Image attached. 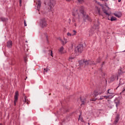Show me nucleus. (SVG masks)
I'll return each mask as SVG.
<instances>
[{
	"label": "nucleus",
	"mask_w": 125,
	"mask_h": 125,
	"mask_svg": "<svg viewBox=\"0 0 125 125\" xmlns=\"http://www.w3.org/2000/svg\"><path fill=\"white\" fill-rule=\"evenodd\" d=\"M114 102L116 104V107L118 108V106L120 105V100H119V99L118 98H116L114 99Z\"/></svg>",
	"instance_id": "10"
},
{
	"label": "nucleus",
	"mask_w": 125,
	"mask_h": 125,
	"mask_svg": "<svg viewBox=\"0 0 125 125\" xmlns=\"http://www.w3.org/2000/svg\"><path fill=\"white\" fill-rule=\"evenodd\" d=\"M104 98H105V99H108V98L112 99V97H113V96L110 97L109 96H104Z\"/></svg>",
	"instance_id": "20"
},
{
	"label": "nucleus",
	"mask_w": 125,
	"mask_h": 125,
	"mask_svg": "<svg viewBox=\"0 0 125 125\" xmlns=\"http://www.w3.org/2000/svg\"><path fill=\"white\" fill-rule=\"evenodd\" d=\"M81 101H82V104L81 105H83V104H84V101H83V99H81Z\"/></svg>",
	"instance_id": "27"
},
{
	"label": "nucleus",
	"mask_w": 125,
	"mask_h": 125,
	"mask_svg": "<svg viewBox=\"0 0 125 125\" xmlns=\"http://www.w3.org/2000/svg\"><path fill=\"white\" fill-rule=\"evenodd\" d=\"M113 15L117 18H121L122 17V12H116L113 13Z\"/></svg>",
	"instance_id": "8"
},
{
	"label": "nucleus",
	"mask_w": 125,
	"mask_h": 125,
	"mask_svg": "<svg viewBox=\"0 0 125 125\" xmlns=\"http://www.w3.org/2000/svg\"><path fill=\"white\" fill-rule=\"evenodd\" d=\"M67 36L68 37H72V36H73V34H71L70 32H68L67 33Z\"/></svg>",
	"instance_id": "22"
},
{
	"label": "nucleus",
	"mask_w": 125,
	"mask_h": 125,
	"mask_svg": "<svg viewBox=\"0 0 125 125\" xmlns=\"http://www.w3.org/2000/svg\"><path fill=\"white\" fill-rule=\"evenodd\" d=\"M122 1V0H118V2H121Z\"/></svg>",
	"instance_id": "36"
},
{
	"label": "nucleus",
	"mask_w": 125,
	"mask_h": 125,
	"mask_svg": "<svg viewBox=\"0 0 125 125\" xmlns=\"http://www.w3.org/2000/svg\"><path fill=\"white\" fill-rule=\"evenodd\" d=\"M102 0V1H108V0Z\"/></svg>",
	"instance_id": "33"
},
{
	"label": "nucleus",
	"mask_w": 125,
	"mask_h": 125,
	"mask_svg": "<svg viewBox=\"0 0 125 125\" xmlns=\"http://www.w3.org/2000/svg\"><path fill=\"white\" fill-rule=\"evenodd\" d=\"M123 81V79H120V83H119V84H121V85H123V84H124V83H122V81Z\"/></svg>",
	"instance_id": "24"
},
{
	"label": "nucleus",
	"mask_w": 125,
	"mask_h": 125,
	"mask_svg": "<svg viewBox=\"0 0 125 125\" xmlns=\"http://www.w3.org/2000/svg\"><path fill=\"white\" fill-rule=\"evenodd\" d=\"M105 6L106 7H107V8H108V9L110 8H109V7H108V5H107V3H105Z\"/></svg>",
	"instance_id": "31"
},
{
	"label": "nucleus",
	"mask_w": 125,
	"mask_h": 125,
	"mask_svg": "<svg viewBox=\"0 0 125 125\" xmlns=\"http://www.w3.org/2000/svg\"><path fill=\"white\" fill-rule=\"evenodd\" d=\"M88 125H89V123H88Z\"/></svg>",
	"instance_id": "47"
},
{
	"label": "nucleus",
	"mask_w": 125,
	"mask_h": 125,
	"mask_svg": "<svg viewBox=\"0 0 125 125\" xmlns=\"http://www.w3.org/2000/svg\"><path fill=\"white\" fill-rule=\"evenodd\" d=\"M36 4H37V10L40 11V9H41V6H42V4L41 3V0H38L36 2Z\"/></svg>",
	"instance_id": "9"
},
{
	"label": "nucleus",
	"mask_w": 125,
	"mask_h": 125,
	"mask_svg": "<svg viewBox=\"0 0 125 125\" xmlns=\"http://www.w3.org/2000/svg\"><path fill=\"white\" fill-rule=\"evenodd\" d=\"M47 41H48V39H47Z\"/></svg>",
	"instance_id": "45"
},
{
	"label": "nucleus",
	"mask_w": 125,
	"mask_h": 125,
	"mask_svg": "<svg viewBox=\"0 0 125 125\" xmlns=\"http://www.w3.org/2000/svg\"><path fill=\"white\" fill-rule=\"evenodd\" d=\"M72 15L78 19V21H81L83 17H85V12H84V7L82 6L78 9L74 10L72 12Z\"/></svg>",
	"instance_id": "1"
},
{
	"label": "nucleus",
	"mask_w": 125,
	"mask_h": 125,
	"mask_svg": "<svg viewBox=\"0 0 125 125\" xmlns=\"http://www.w3.org/2000/svg\"><path fill=\"white\" fill-rule=\"evenodd\" d=\"M67 0V1H69L70 0Z\"/></svg>",
	"instance_id": "41"
},
{
	"label": "nucleus",
	"mask_w": 125,
	"mask_h": 125,
	"mask_svg": "<svg viewBox=\"0 0 125 125\" xmlns=\"http://www.w3.org/2000/svg\"><path fill=\"white\" fill-rule=\"evenodd\" d=\"M110 90H111L110 89H109L107 90V93H109V94H110V95H108V96H109L110 97H112V98H113V97H114V96H115V95H114V93H113V92H110Z\"/></svg>",
	"instance_id": "12"
},
{
	"label": "nucleus",
	"mask_w": 125,
	"mask_h": 125,
	"mask_svg": "<svg viewBox=\"0 0 125 125\" xmlns=\"http://www.w3.org/2000/svg\"><path fill=\"white\" fill-rule=\"evenodd\" d=\"M74 60H75V57H70L69 58L68 61H69V62H73V61H74Z\"/></svg>",
	"instance_id": "15"
},
{
	"label": "nucleus",
	"mask_w": 125,
	"mask_h": 125,
	"mask_svg": "<svg viewBox=\"0 0 125 125\" xmlns=\"http://www.w3.org/2000/svg\"><path fill=\"white\" fill-rule=\"evenodd\" d=\"M60 41L61 42H62V43H63V42H64L63 40H62V39H60Z\"/></svg>",
	"instance_id": "32"
},
{
	"label": "nucleus",
	"mask_w": 125,
	"mask_h": 125,
	"mask_svg": "<svg viewBox=\"0 0 125 125\" xmlns=\"http://www.w3.org/2000/svg\"><path fill=\"white\" fill-rule=\"evenodd\" d=\"M103 11L106 14V15H107V16H110V13L108 12V11L104 8L103 9Z\"/></svg>",
	"instance_id": "14"
},
{
	"label": "nucleus",
	"mask_w": 125,
	"mask_h": 125,
	"mask_svg": "<svg viewBox=\"0 0 125 125\" xmlns=\"http://www.w3.org/2000/svg\"><path fill=\"white\" fill-rule=\"evenodd\" d=\"M83 45L79 44L78 45L77 47L75 48V51L77 52H79V53H82V51H83Z\"/></svg>",
	"instance_id": "4"
},
{
	"label": "nucleus",
	"mask_w": 125,
	"mask_h": 125,
	"mask_svg": "<svg viewBox=\"0 0 125 125\" xmlns=\"http://www.w3.org/2000/svg\"><path fill=\"white\" fill-rule=\"evenodd\" d=\"M51 56H52V57L53 56L52 55V51H51Z\"/></svg>",
	"instance_id": "35"
},
{
	"label": "nucleus",
	"mask_w": 125,
	"mask_h": 125,
	"mask_svg": "<svg viewBox=\"0 0 125 125\" xmlns=\"http://www.w3.org/2000/svg\"><path fill=\"white\" fill-rule=\"evenodd\" d=\"M7 46L9 48L12 47V41H9L7 42Z\"/></svg>",
	"instance_id": "13"
},
{
	"label": "nucleus",
	"mask_w": 125,
	"mask_h": 125,
	"mask_svg": "<svg viewBox=\"0 0 125 125\" xmlns=\"http://www.w3.org/2000/svg\"><path fill=\"white\" fill-rule=\"evenodd\" d=\"M79 121H81V122H83V117H81V115L79 116Z\"/></svg>",
	"instance_id": "21"
},
{
	"label": "nucleus",
	"mask_w": 125,
	"mask_h": 125,
	"mask_svg": "<svg viewBox=\"0 0 125 125\" xmlns=\"http://www.w3.org/2000/svg\"><path fill=\"white\" fill-rule=\"evenodd\" d=\"M97 95H98V94H95V97H96V96H97Z\"/></svg>",
	"instance_id": "38"
},
{
	"label": "nucleus",
	"mask_w": 125,
	"mask_h": 125,
	"mask_svg": "<svg viewBox=\"0 0 125 125\" xmlns=\"http://www.w3.org/2000/svg\"><path fill=\"white\" fill-rule=\"evenodd\" d=\"M1 21H3V20H2Z\"/></svg>",
	"instance_id": "46"
},
{
	"label": "nucleus",
	"mask_w": 125,
	"mask_h": 125,
	"mask_svg": "<svg viewBox=\"0 0 125 125\" xmlns=\"http://www.w3.org/2000/svg\"><path fill=\"white\" fill-rule=\"evenodd\" d=\"M74 34H72V36H75L76 35V34H77V31L76 30H73V31Z\"/></svg>",
	"instance_id": "25"
},
{
	"label": "nucleus",
	"mask_w": 125,
	"mask_h": 125,
	"mask_svg": "<svg viewBox=\"0 0 125 125\" xmlns=\"http://www.w3.org/2000/svg\"><path fill=\"white\" fill-rule=\"evenodd\" d=\"M116 20H117V18L115 17H111V19H110V21H116Z\"/></svg>",
	"instance_id": "17"
},
{
	"label": "nucleus",
	"mask_w": 125,
	"mask_h": 125,
	"mask_svg": "<svg viewBox=\"0 0 125 125\" xmlns=\"http://www.w3.org/2000/svg\"><path fill=\"white\" fill-rule=\"evenodd\" d=\"M101 93H104V92H102Z\"/></svg>",
	"instance_id": "42"
},
{
	"label": "nucleus",
	"mask_w": 125,
	"mask_h": 125,
	"mask_svg": "<svg viewBox=\"0 0 125 125\" xmlns=\"http://www.w3.org/2000/svg\"><path fill=\"white\" fill-rule=\"evenodd\" d=\"M84 64L85 65H96V63H94V62H92L91 61H86L83 62Z\"/></svg>",
	"instance_id": "6"
},
{
	"label": "nucleus",
	"mask_w": 125,
	"mask_h": 125,
	"mask_svg": "<svg viewBox=\"0 0 125 125\" xmlns=\"http://www.w3.org/2000/svg\"><path fill=\"white\" fill-rule=\"evenodd\" d=\"M99 60L98 62H99L100 61V59H99Z\"/></svg>",
	"instance_id": "39"
},
{
	"label": "nucleus",
	"mask_w": 125,
	"mask_h": 125,
	"mask_svg": "<svg viewBox=\"0 0 125 125\" xmlns=\"http://www.w3.org/2000/svg\"><path fill=\"white\" fill-rule=\"evenodd\" d=\"M92 101H96V99L91 100Z\"/></svg>",
	"instance_id": "34"
},
{
	"label": "nucleus",
	"mask_w": 125,
	"mask_h": 125,
	"mask_svg": "<svg viewBox=\"0 0 125 125\" xmlns=\"http://www.w3.org/2000/svg\"><path fill=\"white\" fill-rule=\"evenodd\" d=\"M26 42H28V41H26Z\"/></svg>",
	"instance_id": "44"
},
{
	"label": "nucleus",
	"mask_w": 125,
	"mask_h": 125,
	"mask_svg": "<svg viewBox=\"0 0 125 125\" xmlns=\"http://www.w3.org/2000/svg\"><path fill=\"white\" fill-rule=\"evenodd\" d=\"M64 47L63 46L60 47L59 49V52L60 53V54H64V53H66L67 51H64Z\"/></svg>",
	"instance_id": "7"
},
{
	"label": "nucleus",
	"mask_w": 125,
	"mask_h": 125,
	"mask_svg": "<svg viewBox=\"0 0 125 125\" xmlns=\"http://www.w3.org/2000/svg\"><path fill=\"white\" fill-rule=\"evenodd\" d=\"M22 3V0H20V5L21 6L22 5L21 4Z\"/></svg>",
	"instance_id": "30"
},
{
	"label": "nucleus",
	"mask_w": 125,
	"mask_h": 125,
	"mask_svg": "<svg viewBox=\"0 0 125 125\" xmlns=\"http://www.w3.org/2000/svg\"><path fill=\"white\" fill-rule=\"evenodd\" d=\"M119 120H120V118H119V116H117L114 121L115 124H117L118 122H119Z\"/></svg>",
	"instance_id": "18"
},
{
	"label": "nucleus",
	"mask_w": 125,
	"mask_h": 125,
	"mask_svg": "<svg viewBox=\"0 0 125 125\" xmlns=\"http://www.w3.org/2000/svg\"><path fill=\"white\" fill-rule=\"evenodd\" d=\"M104 96H101L100 100H103V99H104Z\"/></svg>",
	"instance_id": "23"
},
{
	"label": "nucleus",
	"mask_w": 125,
	"mask_h": 125,
	"mask_svg": "<svg viewBox=\"0 0 125 125\" xmlns=\"http://www.w3.org/2000/svg\"><path fill=\"white\" fill-rule=\"evenodd\" d=\"M23 103L25 104V103H26V104L27 105H29V102H30V101H29V100H28L27 99V97L24 96V99L23 100Z\"/></svg>",
	"instance_id": "11"
},
{
	"label": "nucleus",
	"mask_w": 125,
	"mask_h": 125,
	"mask_svg": "<svg viewBox=\"0 0 125 125\" xmlns=\"http://www.w3.org/2000/svg\"><path fill=\"white\" fill-rule=\"evenodd\" d=\"M64 42H62L63 45H65V44H66V43L67 42V40L66 39H64Z\"/></svg>",
	"instance_id": "19"
},
{
	"label": "nucleus",
	"mask_w": 125,
	"mask_h": 125,
	"mask_svg": "<svg viewBox=\"0 0 125 125\" xmlns=\"http://www.w3.org/2000/svg\"><path fill=\"white\" fill-rule=\"evenodd\" d=\"M116 78H117V76L113 75L111 77L110 80H111V82H113V81H115Z\"/></svg>",
	"instance_id": "16"
},
{
	"label": "nucleus",
	"mask_w": 125,
	"mask_h": 125,
	"mask_svg": "<svg viewBox=\"0 0 125 125\" xmlns=\"http://www.w3.org/2000/svg\"><path fill=\"white\" fill-rule=\"evenodd\" d=\"M40 25L42 28H45V27L47 26V23H46L45 19H42L41 20Z\"/></svg>",
	"instance_id": "2"
},
{
	"label": "nucleus",
	"mask_w": 125,
	"mask_h": 125,
	"mask_svg": "<svg viewBox=\"0 0 125 125\" xmlns=\"http://www.w3.org/2000/svg\"><path fill=\"white\" fill-rule=\"evenodd\" d=\"M99 14H100V10H99Z\"/></svg>",
	"instance_id": "40"
},
{
	"label": "nucleus",
	"mask_w": 125,
	"mask_h": 125,
	"mask_svg": "<svg viewBox=\"0 0 125 125\" xmlns=\"http://www.w3.org/2000/svg\"><path fill=\"white\" fill-rule=\"evenodd\" d=\"M0 125H2V124H0Z\"/></svg>",
	"instance_id": "43"
},
{
	"label": "nucleus",
	"mask_w": 125,
	"mask_h": 125,
	"mask_svg": "<svg viewBox=\"0 0 125 125\" xmlns=\"http://www.w3.org/2000/svg\"><path fill=\"white\" fill-rule=\"evenodd\" d=\"M18 96H19V93H18V91H16L15 93V95L14 97V105L16 106V103L17 102V101L18 100Z\"/></svg>",
	"instance_id": "5"
},
{
	"label": "nucleus",
	"mask_w": 125,
	"mask_h": 125,
	"mask_svg": "<svg viewBox=\"0 0 125 125\" xmlns=\"http://www.w3.org/2000/svg\"><path fill=\"white\" fill-rule=\"evenodd\" d=\"M48 5L50 7V10L52 11V10H51V8H53L54 7V5H55V0H49L48 1Z\"/></svg>",
	"instance_id": "3"
},
{
	"label": "nucleus",
	"mask_w": 125,
	"mask_h": 125,
	"mask_svg": "<svg viewBox=\"0 0 125 125\" xmlns=\"http://www.w3.org/2000/svg\"><path fill=\"white\" fill-rule=\"evenodd\" d=\"M47 71H48L47 70V69H46V68L44 69V73H46L47 72Z\"/></svg>",
	"instance_id": "28"
},
{
	"label": "nucleus",
	"mask_w": 125,
	"mask_h": 125,
	"mask_svg": "<svg viewBox=\"0 0 125 125\" xmlns=\"http://www.w3.org/2000/svg\"><path fill=\"white\" fill-rule=\"evenodd\" d=\"M74 25L75 26V27H77V24L76 23H75Z\"/></svg>",
	"instance_id": "37"
},
{
	"label": "nucleus",
	"mask_w": 125,
	"mask_h": 125,
	"mask_svg": "<svg viewBox=\"0 0 125 125\" xmlns=\"http://www.w3.org/2000/svg\"><path fill=\"white\" fill-rule=\"evenodd\" d=\"M24 25L25 26H27V23L26 22V21H24Z\"/></svg>",
	"instance_id": "29"
},
{
	"label": "nucleus",
	"mask_w": 125,
	"mask_h": 125,
	"mask_svg": "<svg viewBox=\"0 0 125 125\" xmlns=\"http://www.w3.org/2000/svg\"><path fill=\"white\" fill-rule=\"evenodd\" d=\"M79 2H80V3H82V2H83V0H78Z\"/></svg>",
	"instance_id": "26"
}]
</instances>
